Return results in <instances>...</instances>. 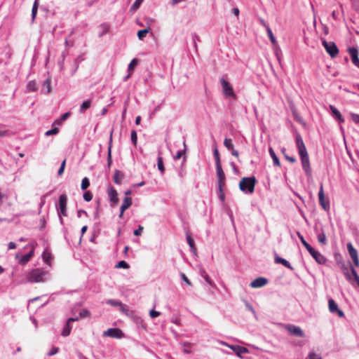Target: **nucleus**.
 <instances>
[{
  "label": "nucleus",
  "mask_w": 359,
  "mask_h": 359,
  "mask_svg": "<svg viewBox=\"0 0 359 359\" xmlns=\"http://www.w3.org/2000/svg\"><path fill=\"white\" fill-rule=\"evenodd\" d=\"M180 276L182 280H184L188 285H191L190 280L188 279V278L186 276L184 273H181Z\"/></svg>",
  "instance_id": "obj_55"
},
{
  "label": "nucleus",
  "mask_w": 359,
  "mask_h": 359,
  "mask_svg": "<svg viewBox=\"0 0 359 359\" xmlns=\"http://www.w3.org/2000/svg\"><path fill=\"white\" fill-rule=\"evenodd\" d=\"M266 32H267V34H268V36L269 37V39H270L271 42L273 44H274V45L276 44L277 43V41H276V38L274 37L271 28L270 27H267Z\"/></svg>",
  "instance_id": "obj_40"
},
{
  "label": "nucleus",
  "mask_w": 359,
  "mask_h": 359,
  "mask_svg": "<svg viewBox=\"0 0 359 359\" xmlns=\"http://www.w3.org/2000/svg\"><path fill=\"white\" fill-rule=\"evenodd\" d=\"M34 255V250L32 249L29 252L23 255L19 260L20 264H25L27 263Z\"/></svg>",
  "instance_id": "obj_25"
},
{
  "label": "nucleus",
  "mask_w": 359,
  "mask_h": 359,
  "mask_svg": "<svg viewBox=\"0 0 359 359\" xmlns=\"http://www.w3.org/2000/svg\"><path fill=\"white\" fill-rule=\"evenodd\" d=\"M59 132V129L57 128H52L45 133L46 136L55 135L57 134Z\"/></svg>",
  "instance_id": "obj_47"
},
{
  "label": "nucleus",
  "mask_w": 359,
  "mask_h": 359,
  "mask_svg": "<svg viewBox=\"0 0 359 359\" xmlns=\"http://www.w3.org/2000/svg\"><path fill=\"white\" fill-rule=\"evenodd\" d=\"M297 234L301 241V243L302 245L306 248L307 250H310L311 248H312L304 239V236L300 233V232L297 231Z\"/></svg>",
  "instance_id": "obj_35"
},
{
  "label": "nucleus",
  "mask_w": 359,
  "mask_h": 359,
  "mask_svg": "<svg viewBox=\"0 0 359 359\" xmlns=\"http://www.w3.org/2000/svg\"><path fill=\"white\" fill-rule=\"evenodd\" d=\"M187 243L191 248V250L195 254L196 252V249L195 247L194 241L193 238H191V236L189 234L187 235Z\"/></svg>",
  "instance_id": "obj_31"
},
{
  "label": "nucleus",
  "mask_w": 359,
  "mask_h": 359,
  "mask_svg": "<svg viewBox=\"0 0 359 359\" xmlns=\"http://www.w3.org/2000/svg\"><path fill=\"white\" fill-rule=\"evenodd\" d=\"M328 308L330 313L337 314L339 318H344V313L339 309L338 304L332 298L328 300Z\"/></svg>",
  "instance_id": "obj_7"
},
{
  "label": "nucleus",
  "mask_w": 359,
  "mask_h": 359,
  "mask_svg": "<svg viewBox=\"0 0 359 359\" xmlns=\"http://www.w3.org/2000/svg\"><path fill=\"white\" fill-rule=\"evenodd\" d=\"M83 197L86 201L89 202L93 199V194L90 191H86Z\"/></svg>",
  "instance_id": "obj_49"
},
{
  "label": "nucleus",
  "mask_w": 359,
  "mask_h": 359,
  "mask_svg": "<svg viewBox=\"0 0 359 359\" xmlns=\"http://www.w3.org/2000/svg\"><path fill=\"white\" fill-rule=\"evenodd\" d=\"M15 248H16V244L14 242H10L8 243V249L9 250H13V249H15Z\"/></svg>",
  "instance_id": "obj_62"
},
{
  "label": "nucleus",
  "mask_w": 359,
  "mask_h": 359,
  "mask_svg": "<svg viewBox=\"0 0 359 359\" xmlns=\"http://www.w3.org/2000/svg\"><path fill=\"white\" fill-rule=\"evenodd\" d=\"M132 203V198L130 197H126L120 208V210H122V212H125L126 210H127L129 207L131 206Z\"/></svg>",
  "instance_id": "obj_23"
},
{
  "label": "nucleus",
  "mask_w": 359,
  "mask_h": 359,
  "mask_svg": "<svg viewBox=\"0 0 359 359\" xmlns=\"http://www.w3.org/2000/svg\"><path fill=\"white\" fill-rule=\"evenodd\" d=\"M11 133L8 130H3L0 128V137L9 136Z\"/></svg>",
  "instance_id": "obj_54"
},
{
  "label": "nucleus",
  "mask_w": 359,
  "mask_h": 359,
  "mask_svg": "<svg viewBox=\"0 0 359 359\" xmlns=\"http://www.w3.org/2000/svg\"><path fill=\"white\" fill-rule=\"evenodd\" d=\"M330 111H332V114L333 116L340 123L344 122V119L342 117L340 111L333 105H330Z\"/></svg>",
  "instance_id": "obj_20"
},
{
  "label": "nucleus",
  "mask_w": 359,
  "mask_h": 359,
  "mask_svg": "<svg viewBox=\"0 0 359 359\" xmlns=\"http://www.w3.org/2000/svg\"><path fill=\"white\" fill-rule=\"evenodd\" d=\"M27 278L30 283L45 282L48 280L49 273L42 269H34L27 273Z\"/></svg>",
  "instance_id": "obj_1"
},
{
  "label": "nucleus",
  "mask_w": 359,
  "mask_h": 359,
  "mask_svg": "<svg viewBox=\"0 0 359 359\" xmlns=\"http://www.w3.org/2000/svg\"><path fill=\"white\" fill-rule=\"evenodd\" d=\"M322 43L327 53L330 55L331 57H335L338 55L339 49L334 42H328L325 39H323Z\"/></svg>",
  "instance_id": "obj_5"
},
{
  "label": "nucleus",
  "mask_w": 359,
  "mask_h": 359,
  "mask_svg": "<svg viewBox=\"0 0 359 359\" xmlns=\"http://www.w3.org/2000/svg\"><path fill=\"white\" fill-rule=\"evenodd\" d=\"M137 59H133L132 60V61L130 62L129 65H128V69L130 70V69H133L134 68V67L137 65Z\"/></svg>",
  "instance_id": "obj_56"
},
{
  "label": "nucleus",
  "mask_w": 359,
  "mask_h": 359,
  "mask_svg": "<svg viewBox=\"0 0 359 359\" xmlns=\"http://www.w3.org/2000/svg\"><path fill=\"white\" fill-rule=\"evenodd\" d=\"M232 12L236 16H238L240 13L239 9L238 8H233Z\"/></svg>",
  "instance_id": "obj_64"
},
{
  "label": "nucleus",
  "mask_w": 359,
  "mask_h": 359,
  "mask_svg": "<svg viewBox=\"0 0 359 359\" xmlns=\"http://www.w3.org/2000/svg\"><path fill=\"white\" fill-rule=\"evenodd\" d=\"M37 89L36 88V83L35 81H30L28 82V83L27 84V90L29 91V92H34L36 91Z\"/></svg>",
  "instance_id": "obj_32"
},
{
  "label": "nucleus",
  "mask_w": 359,
  "mask_h": 359,
  "mask_svg": "<svg viewBox=\"0 0 359 359\" xmlns=\"http://www.w3.org/2000/svg\"><path fill=\"white\" fill-rule=\"evenodd\" d=\"M299 154V156L301 158L303 170H304V172L307 176L311 177V174H312V171H311V168L310 165V161H309L308 152L306 151V152L301 153Z\"/></svg>",
  "instance_id": "obj_6"
},
{
  "label": "nucleus",
  "mask_w": 359,
  "mask_h": 359,
  "mask_svg": "<svg viewBox=\"0 0 359 359\" xmlns=\"http://www.w3.org/2000/svg\"><path fill=\"white\" fill-rule=\"evenodd\" d=\"M220 83L222 87V92L225 97L236 98V95L233 91L231 85L225 79H220Z\"/></svg>",
  "instance_id": "obj_4"
},
{
  "label": "nucleus",
  "mask_w": 359,
  "mask_h": 359,
  "mask_svg": "<svg viewBox=\"0 0 359 359\" xmlns=\"http://www.w3.org/2000/svg\"><path fill=\"white\" fill-rule=\"evenodd\" d=\"M43 259L46 263H48L51 259V255L47 251H44L42 255Z\"/></svg>",
  "instance_id": "obj_45"
},
{
  "label": "nucleus",
  "mask_w": 359,
  "mask_h": 359,
  "mask_svg": "<svg viewBox=\"0 0 359 359\" xmlns=\"http://www.w3.org/2000/svg\"><path fill=\"white\" fill-rule=\"evenodd\" d=\"M275 262L276 264H283L284 266H285L286 268L290 269L291 271L294 270V268L292 266V265L290 264V262L288 261H287L286 259L280 257L276 256L275 257Z\"/></svg>",
  "instance_id": "obj_21"
},
{
  "label": "nucleus",
  "mask_w": 359,
  "mask_h": 359,
  "mask_svg": "<svg viewBox=\"0 0 359 359\" xmlns=\"http://www.w3.org/2000/svg\"><path fill=\"white\" fill-rule=\"evenodd\" d=\"M346 247L354 265L355 266H359V259L357 250L353 247L351 243H348Z\"/></svg>",
  "instance_id": "obj_10"
},
{
  "label": "nucleus",
  "mask_w": 359,
  "mask_h": 359,
  "mask_svg": "<svg viewBox=\"0 0 359 359\" xmlns=\"http://www.w3.org/2000/svg\"><path fill=\"white\" fill-rule=\"evenodd\" d=\"M142 231H143V226L140 225L138 229H135L133 231V234L136 236H140L142 233Z\"/></svg>",
  "instance_id": "obj_53"
},
{
  "label": "nucleus",
  "mask_w": 359,
  "mask_h": 359,
  "mask_svg": "<svg viewBox=\"0 0 359 359\" xmlns=\"http://www.w3.org/2000/svg\"><path fill=\"white\" fill-rule=\"evenodd\" d=\"M269 154H270L271 158L273 159V163L274 165L280 166V161H279L278 156H276L274 150L271 147H270L269 149Z\"/></svg>",
  "instance_id": "obj_26"
},
{
  "label": "nucleus",
  "mask_w": 359,
  "mask_h": 359,
  "mask_svg": "<svg viewBox=\"0 0 359 359\" xmlns=\"http://www.w3.org/2000/svg\"><path fill=\"white\" fill-rule=\"evenodd\" d=\"M157 165L161 174L163 175L165 172V167L163 165V158L160 154H158L157 157Z\"/></svg>",
  "instance_id": "obj_28"
},
{
  "label": "nucleus",
  "mask_w": 359,
  "mask_h": 359,
  "mask_svg": "<svg viewBox=\"0 0 359 359\" xmlns=\"http://www.w3.org/2000/svg\"><path fill=\"white\" fill-rule=\"evenodd\" d=\"M90 186V182L88 177H84L82 180L81 184V189L82 190H86L88 187Z\"/></svg>",
  "instance_id": "obj_42"
},
{
  "label": "nucleus",
  "mask_w": 359,
  "mask_h": 359,
  "mask_svg": "<svg viewBox=\"0 0 359 359\" xmlns=\"http://www.w3.org/2000/svg\"><path fill=\"white\" fill-rule=\"evenodd\" d=\"M318 241L320 243H321L323 245H325L327 243L326 236L323 231H322L320 233H318Z\"/></svg>",
  "instance_id": "obj_36"
},
{
  "label": "nucleus",
  "mask_w": 359,
  "mask_h": 359,
  "mask_svg": "<svg viewBox=\"0 0 359 359\" xmlns=\"http://www.w3.org/2000/svg\"><path fill=\"white\" fill-rule=\"evenodd\" d=\"M343 269H344V273L346 276V279L348 280L349 281H351V280H352L351 275L349 273L348 268L344 266L343 267Z\"/></svg>",
  "instance_id": "obj_51"
},
{
  "label": "nucleus",
  "mask_w": 359,
  "mask_h": 359,
  "mask_svg": "<svg viewBox=\"0 0 359 359\" xmlns=\"http://www.w3.org/2000/svg\"><path fill=\"white\" fill-rule=\"evenodd\" d=\"M58 352V348H53L48 353V356H52V355H55Z\"/></svg>",
  "instance_id": "obj_58"
},
{
  "label": "nucleus",
  "mask_w": 359,
  "mask_h": 359,
  "mask_svg": "<svg viewBox=\"0 0 359 359\" xmlns=\"http://www.w3.org/2000/svg\"><path fill=\"white\" fill-rule=\"evenodd\" d=\"M217 177L218 178V189L222 190V187L224 185L225 174L221 165H216Z\"/></svg>",
  "instance_id": "obj_14"
},
{
  "label": "nucleus",
  "mask_w": 359,
  "mask_h": 359,
  "mask_svg": "<svg viewBox=\"0 0 359 359\" xmlns=\"http://www.w3.org/2000/svg\"><path fill=\"white\" fill-rule=\"evenodd\" d=\"M218 191H219V198H220V200H221L222 201H224V199H225V196H224V192H223V187H222V190H221V191H219V190L218 189Z\"/></svg>",
  "instance_id": "obj_59"
},
{
  "label": "nucleus",
  "mask_w": 359,
  "mask_h": 359,
  "mask_svg": "<svg viewBox=\"0 0 359 359\" xmlns=\"http://www.w3.org/2000/svg\"><path fill=\"white\" fill-rule=\"evenodd\" d=\"M312 257L320 264H324L326 262V258L320 252L316 250L314 248H311L308 250Z\"/></svg>",
  "instance_id": "obj_12"
},
{
  "label": "nucleus",
  "mask_w": 359,
  "mask_h": 359,
  "mask_svg": "<svg viewBox=\"0 0 359 359\" xmlns=\"http://www.w3.org/2000/svg\"><path fill=\"white\" fill-rule=\"evenodd\" d=\"M306 359H322V358L314 352H310Z\"/></svg>",
  "instance_id": "obj_50"
},
{
  "label": "nucleus",
  "mask_w": 359,
  "mask_h": 359,
  "mask_svg": "<svg viewBox=\"0 0 359 359\" xmlns=\"http://www.w3.org/2000/svg\"><path fill=\"white\" fill-rule=\"evenodd\" d=\"M51 91L50 79H46L42 85L41 92L45 94H48Z\"/></svg>",
  "instance_id": "obj_22"
},
{
  "label": "nucleus",
  "mask_w": 359,
  "mask_h": 359,
  "mask_svg": "<svg viewBox=\"0 0 359 359\" xmlns=\"http://www.w3.org/2000/svg\"><path fill=\"white\" fill-rule=\"evenodd\" d=\"M149 28L139 30L137 32V36H138L139 39L142 40L144 39V37L145 36L146 34H147L149 32Z\"/></svg>",
  "instance_id": "obj_43"
},
{
  "label": "nucleus",
  "mask_w": 359,
  "mask_h": 359,
  "mask_svg": "<svg viewBox=\"0 0 359 359\" xmlns=\"http://www.w3.org/2000/svg\"><path fill=\"white\" fill-rule=\"evenodd\" d=\"M130 138H131L132 143L135 146H136L137 145V132L135 130L131 131Z\"/></svg>",
  "instance_id": "obj_44"
},
{
  "label": "nucleus",
  "mask_w": 359,
  "mask_h": 359,
  "mask_svg": "<svg viewBox=\"0 0 359 359\" xmlns=\"http://www.w3.org/2000/svg\"><path fill=\"white\" fill-rule=\"evenodd\" d=\"M116 268H118V269H120V268L128 269L129 268V264L126 262H125V261H120L116 265Z\"/></svg>",
  "instance_id": "obj_46"
},
{
  "label": "nucleus",
  "mask_w": 359,
  "mask_h": 359,
  "mask_svg": "<svg viewBox=\"0 0 359 359\" xmlns=\"http://www.w3.org/2000/svg\"><path fill=\"white\" fill-rule=\"evenodd\" d=\"M213 155H214V158L215 160L216 165H221L219 154V151L217 149V147H215L213 150Z\"/></svg>",
  "instance_id": "obj_39"
},
{
  "label": "nucleus",
  "mask_w": 359,
  "mask_h": 359,
  "mask_svg": "<svg viewBox=\"0 0 359 359\" xmlns=\"http://www.w3.org/2000/svg\"><path fill=\"white\" fill-rule=\"evenodd\" d=\"M256 182L255 177H243L239 183V189L245 194H252Z\"/></svg>",
  "instance_id": "obj_2"
},
{
  "label": "nucleus",
  "mask_w": 359,
  "mask_h": 359,
  "mask_svg": "<svg viewBox=\"0 0 359 359\" xmlns=\"http://www.w3.org/2000/svg\"><path fill=\"white\" fill-rule=\"evenodd\" d=\"M268 283V280L264 277H259L251 282L250 286L253 288H258L264 286Z\"/></svg>",
  "instance_id": "obj_17"
},
{
  "label": "nucleus",
  "mask_w": 359,
  "mask_h": 359,
  "mask_svg": "<svg viewBox=\"0 0 359 359\" xmlns=\"http://www.w3.org/2000/svg\"><path fill=\"white\" fill-rule=\"evenodd\" d=\"M71 330H72V327L70 326V325L66 323L65 326L64 327V328L62 330V335L63 337L69 336L71 332Z\"/></svg>",
  "instance_id": "obj_38"
},
{
  "label": "nucleus",
  "mask_w": 359,
  "mask_h": 359,
  "mask_svg": "<svg viewBox=\"0 0 359 359\" xmlns=\"http://www.w3.org/2000/svg\"><path fill=\"white\" fill-rule=\"evenodd\" d=\"M92 101L91 100H86L83 102V103L80 106L79 112L81 114L84 113L87 109H88L91 107Z\"/></svg>",
  "instance_id": "obj_24"
},
{
  "label": "nucleus",
  "mask_w": 359,
  "mask_h": 359,
  "mask_svg": "<svg viewBox=\"0 0 359 359\" xmlns=\"http://www.w3.org/2000/svg\"><path fill=\"white\" fill-rule=\"evenodd\" d=\"M79 317H76V318H69L67 321V324H69L72 323V322H75V321H77L79 320Z\"/></svg>",
  "instance_id": "obj_61"
},
{
  "label": "nucleus",
  "mask_w": 359,
  "mask_h": 359,
  "mask_svg": "<svg viewBox=\"0 0 359 359\" xmlns=\"http://www.w3.org/2000/svg\"><path fill=\"white\" fill-rule=\"evenodd\" d=\"M183 144H184V149L182 150H180V151H178L177 152V154H175V156H174V159L175 160H178L180 159L183 155L185 154V151H186V149H187V146H186V143L185 142H183Z\"/></svg>",
  "instance_id": "obj_37"
},
{
  "label": "nucleus",
  "mask_w": 359,
  "mask_h": 359,
  "mask_svg": "<svg viewBox=\"0 0 359 359\" xmlns=\"http://www.w3.org/2000/svg\"><path fill=\"white\" fill-rule=\"evenodd\" d=\"M351 120L355 123H359V114L352 113L351 114Z\"/></svg>",
  "instance_id": "obj_52"
},
{
  "label": "nucleus",
  "mask_w": 359,
  "mask_h": 359,
  "mask_svg": "<svg viewBox=\"0 0 359 359\" xmlns=\"http://www.w3.org/2000/svg\"><path fill=\"white\" fill-rule=\"evenodd\" d=\"M296 145L298 149L299 154L306 152V148L304 143L302 136L299 134L295 135Z\"/></svg>",
  "instance_id": "obj_16"
},
{
  "label": "nucleus",
  "mask_w": 359,
  "mask_h": 359,
  "mask_svg": "<svg viewBox=\"0 0 359 359\" xmlns=\"http://www.w3.org/2000/svg\"><path fill=\"white\" fill-rule=\"evenodd\" d=\"M123 336V332L118 328H109L103 332V337H109L115 339H121Z\"/></svg>",
  "instance_id": "obj_8"
},
{
  "label": "nucleus",
  "mask_w": 359,
  "mask_h": 359,
  "mask_svg": "<svg viewBox=\"0 0 359 359\" xmlns=\"http://www.w3.org/2000/svg\"><path fill=\"white\" fill-rule=\"evenodd\" d=\"M221 344L224 346H226L230 348L238 356L241 357L242 353H248V350L243 346H238V345H229L226 342L221 341Z\"/></svg>",
  "instance_id": "obj_13"
},
{
  "label": "nucleus",
  "mask_w": 359,
  "mask_h": 359,
  "mask_svg": "<svg viewBox=\"0 0 359 359\" xmlns=\"http://www.w3.org/2000/svg\"><path fill=\"white\" fill-rule=\"evenodd\" d=\"M348 53L351 57L352 62L355 66L359 68V57H358V50L355 47H351L348 48Z\"/></svg>",
  "instance_id": "obj_15"
},
{
  "label": "nucleus",
  "mask_w": 359,
  "mask_h": 359,
  "mask_svg": "<svg viewBox=\"0 0 359 359\" xmlns=\"http://www.w3.org/2000/svg\"><path fill=\"white\" fill-rule=\"evenodd\" d=\"M111 136L110 137L109 143V148H108V152H107V165L108 167H110L112 163V159H111Z\"/></svg>",
  "instance_id": "obj_29"
},
{
  "label": "nucleus",
  "mask_w": 359,
  "mask_h": 359,
  "mask_svg": "<svg viewBox=\"0 0 359 359\" xmlns=\"http://www.w3.org/2000/svg\"><path fill=\"white\" fill-rule=\"evenodd\" d=\"M107 303L112 306H119L120 308H123V304H122L121 302L118 301V300H116V299H108L107 301Z\"/></svg>",
  "instance_id": "obj_33"
},
{
  "label": "nucleus",
  "mask_w": 359,
  "mask_h": 359,
  "mask_svg": "<svg viewBox=\"0 0 359 359\" xmlns=\"http://www.w3.org/2000/svg\"><path fill=\"white\" fill-rule=\"evenodd\" d=\"M224 145L226 148L231 151V154L236 157H238V152L234 149L232 140L230 138H225L224 140Z\"/></svg>",
  "instance_id": "obj_19"
},
{
  "label": "nucleus",
  "mask_w": 359,
  "mask_h": 359,
  "mask_svg": "<svg viewBox=\"0 0 359 359\" xmlns=\"http://www.w3.org/2000/svg\"><path fill=\"white\" fill-rule=\"evenodd\" d=\"M70 116V112H66L61 116V120L65 121Z\"/></svg>",
  "instance_id": "obj_60"
},
{
  "label": "nucleus",
  "mask_w": 359,
  "mask_h": 359,
  "mask_svg": "<svg viewBox=\"0 0 359 359\" xmlns=\"http://www.w3.org/2000/svg\"><path fill=\"white\" fill-rule=\"evenodd\" d=\"M123 177V174L120 170H116L114 175V182L117 184H121Z\"/></svg>",
  "instance_id": "obj_27"
},
{
  "label": "nucleus",
  "mask_w": 359,
  "mask_h": 359,
  "mask_svg": "<svg viewBox=\"0 0 359 359\" xmlns=\"http://www.w3.org/2000/svg\"><path fill=\"white\" fill-rule=\"evenodd\" d=\"M39 0H35L34 2L33 6H32V22L34 21L36 13H37L38 7H39Z\"/></svg>",
  "instance_id": "obj_30"
},
{
  "label": "nucleus",
  "mask_w": 359,
  "mask_h": 359,
  "mask_svg": "<svg viewBox=\"0 0 359 359\" xmlns=\"http://www.w3.org/2000/svg\"><path fill=\"white\" fill-rule=\"evenodd\" d=\"M318 199L320 205L325 210H328L330 209V202L328 200H326L325 198L323 185L320 184V190L318 192Z\"/></svg>",
  "instance_id": "obj_11"
},
{
  "label": "nucleus",
  "mask_w": 359,
  "mask_h": 359,
  "mask_svg": "<svg viewBox=\"0 0 359 359\" xmlns=\"http://www.w3.org/2000/svg\"><path fill=\"white\" fill-rule=\"evenodd\" d=\"M149 314H150L151 318H154L160 316V312L154 311V310H151L150 311Z\"/></svg>",
  "instance_id": "obj_57"
},
{
  "label": "nucleus",
  "mask_w": 359,
  "mask_h": 359,
  "mask_svg": "<svg viewBox=\"0 0 359 359\" xmlns=\"http://www.w3.org/2000/svg\"><path fill=\"white\" fill-rule=\"evenodd\" d=\"M285 329L292 335L299 337H305L304 331L299 326H296L294 325H286Z\"/></svg>",
  "instance_id": "obj_9"
},
{
  "label": "nucleus",
  "mask_w": 359,
  "mask_h": 359,
  "mask_svg": "<svg viewBox=\"0 0 359 359\" xmlns=\"http://www.w3.org/2000/svg\"><path fill=\"white\" fill-rule=\"evenodd\" d=\"M79 315H80L79 318H83L89 317L90 316V313L87 309H82L80 311Z\"/></svg>",
  "instance_id": "obj_48"
},
{
  "label": "nucleus",
  "mask_w": 359,
  "mask_h": 359,
  "mask_svg": "<svg viewBox=\"0 0 359 359\" xmlns=\"http://www.w3.org/2000/svg\"><path fill=\"white\" fill-rule=\"evenodd\" d=\"M200 274L201 276L205 280V281L210 285H212V281L211 280L210 278L209 277V276L207 274L206 271H205V269H201L200 270Z\"/></svg>",
  "instance_id": "obj_34"
},
{
  "label": "nucleus",
  "mask_w": 359,
  "mask_h": 359,
  "mask_svg": "<svg viewBox=\"0 0 359 359\" xmlns=\"http://www.w3.org/2000/svg\"><path fill=\"white\" fill-rule=\"evenodd\" d=\"M143 0H135L130 8V11L134 12L137 11L142 3Z\"/></svg>",
  "instance_id": "obj_41"
},
{
  "label": "nucleus",
  "mask_w": 359,
  "mask_h": 359,
  "mask_svg": "<svg viewBox=\"0 0 359 359\" xmlns=\"http://www.w3.org/2000/svg\"><path fill=\"white\" fill-rule=\"evenodd\" d=\"M107 194L110 202H111L114 205L116 204L118 201V194L116 190L113 187H111L108 188Z\"/></svg>",
  "instance_id": "obj_18"
},
{
  "label": "nucleus",
  "mask_w": 359,
  "mask_h": 359,
  "mask_svg": "<svg viewBox=\"0 0 359 359\" xmlns=\"http://www.w3.org/2000/svg\"><path fill=\"white\" fill-rule=\"evenodd\" d=\"M67 196L66 194H61L59 197L58 205L57 207L60 222L63 224L62 216L66 217L67 214Z\"/></svg>",
  "instance_id": "obj_3"
},
{
  "label": "nucleus",
  "mask_w": 359,
  "mask_h": 359,
  "mask_svg": "<svg viewBox=\"0 0 359 359\" xmlns=\"http://www.w3.org/2000/svg\"><path fill=\"white\" fill-rule=\"evenodd\" d=\"M285 157L288 161L291 163H294L296 161V159L294 157L288 156L287 155H285Z\"/></svg>",
  "instance_id": "obj_63"
}]
</instances>
